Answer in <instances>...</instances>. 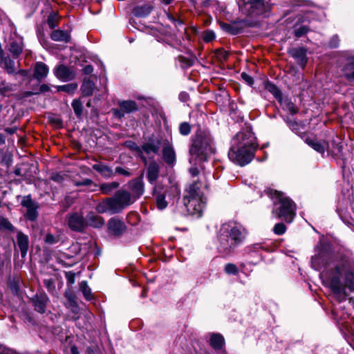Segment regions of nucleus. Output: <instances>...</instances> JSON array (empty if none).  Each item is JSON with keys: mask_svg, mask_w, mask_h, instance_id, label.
Here are the masks:
<instances>
[{"mask_svg": "<svg viewBox=\"0 0 354 354\" xmlns=\"http://www.w3.org/2000/svg\"><path fill=\"white\" fill-rule=\"evenodd\" d=\"M160 172V166L156 161H151L147 168V177L151 184H153L158 179Z\"/></svg>", "mask_w": 354, "mask_h": 354, "instance_id": "aec40b11", "label": "nucleus"}, {"mask_svg": "<svg viewBox=\"0 0 354 354\" xmlns=\"http://www.w3.org/2000/svg\"><path fill=\"white\" fill-rule=\"evenodd\" d=\"M126 230L125 223L118 218L113 217L107 223L108 233L113 236H121Z\"/></svg>", "mask_w": 354, "mask_h": 354, "instance_id": "9b49d317", "label": "nucleus"}, {"mask_svg": "<svg viewBox=\"0 0 354 354\" xmlns=\"http://www.w3.org/2000/svg\"><path fill=\"white\" fill-rule=\"evenodd\" d=\"M93 71V68L91 65H86L83 68L84 73L88 75L91 74Z\"/></svg>", "mask_w": 354, "mask_h": 354, "instance_id": "052dcab7", "label": "nucleus"}, {"mask_svg": "<svg viewBox=\"0 0 354 354\" xmlns=\"http://www.w3.org/2000/svg\"><path fill=\"white\" fill-rule=\"evenodd\" d=\"M115 172L124 176H129L131 175L130 172L125 170L122 167H116L115 168Z\"/></svg>", "mask_w": 354, "mask_h": 354, "instance_id": "4d7b16f0", "label": "nucleus"}, {"mask_svg": "<svg viewBox=\"0 0 354 354\" xmlns=\"http://www.w3.org/2000/svg\"><path fill=\"white\" fill-rule=\"evenodd\" d=\"M308 29L306 26H301L295 30V35L297 37H300L308 32Z\"/></svg>", "mask_w": 354, "mask_h": 354, "instance_id": "de8ad7c7", "label": "nucleus"}, {"mask_svg": "<svg viewBox=\"0 0 354 354\" xmlns=\"http://www.w3.org/2000/svg\"><path fill=\"white\" fill-rule=\"evenodd\" d=\"M232 145L245 149H251L252 153H254L257 147L256 138L250 129L239 132L233 138Z\"/></svg>", "mask_w": 354, "mask_h": 354, "instance_id": "39448f33", "label": "nucleus"}, {"mask_svg": "<svg viewBox=\"0 0 354 354\" xmlns=\"http://www.w3.org/2000/svg\"><path fill=\"white\" fill-rule=\"evenodd\" d=\"M120 107L124 113H131L138 109L136 103L133 101H123L120 103Z\"/></svg>", "mask_w": 354, "mask_h": 354, "instance_id": "2f4dec72", "label": "nucleus"}, {"mask_svg": "<svg viewBox=\"0 0 354 354\" xmlns=\"http://www.w3.org/2000/svg\"><path fill=\"white\" fill-rule=\"evenodd\" d=\"M220 250L227 254L230 253L238 245L236 243H232V239L221 233L219 236Z\"/></svg>", "mask_w": 354, "mask_h": 354, "instance_id": "dca6fc26", "label": "nucleus"}, {"mask_svg": "<svg viewBox=\"0 0 354 354\" xmlns=\"http://www.w3.org/2000/svg\"><path fill=\"white\" fill-rule=\"evenodd\" d=\"M215 37L214 33L212 31H206L204 33L203 39L208 42L214 39Z\"/></svg>", "mask_w": 354, "mask_h": 354, "instance_id": "3c124183", "label": "nucleus"}, {"mask_svg": "<svg viewBox=\"0 0 354 354\" xmlns=\"http://www.w3.org/2000/svg\"><path fill=\"white\" fill-rule=\"evenodd\" d=\"M72 106L75 113L80 117L82 113V103L80 100H74L72 102Z\"/></svg>", "mask_w": 354, "mask_h": 354, "instance_id": "ea45409f", "label": "nucleus"}, {"mask_svg": "<svg viewBox=\"0 0 354 354\" xmlns=\"http://www.w3.org/2000/svg\"><path fill=\"white\" fill-rule=\"evenodd\" d=\"M214 152V142L209 132L208 131H198L189 149L192 158L195 156L196 158L205 160L208 155Z\"/></svg>", "mask_w": 354, "mask_h": 354, "instance_id": "7ed1b4c3", "label": "nucleus"}, {"mask_svg": "<svg viewBox=\"0 0 354 354\" xmlns=\"http://www.w3.org/2000/svg\"><path fill=\"white\" fill-rule=\"evenodd\" d=\"M287 110L291 114H295L297 112V109L295 106V104L291 102H287L286 104Z\"/></svg>", "mask_w": 354, "mask_h": 354, "instance_id": "8fccbe9b", "label": "nucleus"}, {"mask_svg": "<svg viewBox=\"0 0 354 354\" xmlns=\"http://www.w3.org/2000/svg\"><path fill=\"white\" fill-rule=\"evenodd\" d=\"M66 278L70 284L75 283V274L69 272L66 273Z\"/></svg>", "mask_w": 354, "mask_h": 354, "instance_id": "5fc2aeb1", "label": "nucleus"}, {"mask_svg": "<svg viewBox=\"0 0 354 354\" xmlns=\"http://www.w3.org/2000/svg\"><path fill=\"white\" fill-rule=\"evenodd\" d=\"M86 226H91L94 228H101L105 224V221L101 216H99L93 212H88L86 216Z\"/></svg>", "mask_w": 354, "mask_h": 354, "instance_id": "2eb2a0df", "label": "nucleus"}, {"mask_svg": "<svg viewBox=\"0 0 354 354\" xmlns=\"http://www.w3.org/2000/svg\"><path fill=\"white\" fill-rule=\"evenodd\" d=\"M50 37L53 40L56 41H64L68 42L70 39L68 33L66 31L61 30H56L53 31L50 35Z\"/></svg>", "mask_w": 354, "mask_h": 354, "instance_id": "c85d7f7f", "label": "nucleus"}, {"mask_svg": "<svg viewBox=\"0 0 354 354\" xmlns=\"http://www.w3.org/2000/svg\"><path fill=\"white\" fill-rule=\"evenodd\" d=\"M45 241L49 244H53L57 242V239L51 234H48L46 236Z\"/></svg>", "mask_w": 354, "mask_h": 354, "instance_id": "603ef678", "label": "nucleus"}, {"mask_svg": "<svg viewBox=\"0 0 354 354\" xmlns=\"http://www.w3.org/2000/svg\"><path fill=\"white\" fill-rule=\"evenodd\" d=\"M21 205L26 208V218L30 221H35L38 216L37 209L39 205L33 201L30 196H25L21 201Z\"/></svg>", "mask_w": 354, "mask_h": 354, "instance_id": "f8f14e48", "label": "nucleus"}, {"mask_svg": "<svg viewBox=\"0 0 354 354\" xmlns=\"http://www.w3.org/2000/svg\"><path fill=\"white\" fill-rule=\"evenodd\" d=\"M225 343L223 337L220 334H212L210 337V344L215 349H221Z\"/></svg>", "mask_w": 354, "mask_h": 354, "instance_id": "c756f323", "label": "nucleus"}, {"mask_svg": "<svg viewBox=\"0 0 354 354\" xmlns=\"http://www.w3.org/2000/svg\"><path fill=\"white\" fill-rule=\"evenodd\" d=\"M77 84H69L62 86H59L57 87V90L59 91H64L68 93L72 94L75 92V91L77 89Z\"/></svg>", "mask_w": 354, "mask_h": 354, "instance_id": "4c0bfd02", "label": "nucleus"}, {"mask_svg": "<svg viewBox=\"0 0 354 354\" xmlns=\"http://www.w3.org/2000/svg\"><path fill=\"white\" fill-rule=\"evenodd\" d=\"M53 180H55V181H57V182H60L62 179V176H59V175H56V176H53Z\"/></svg>", "mask_w": 354, "mask_h": 354, "instance_id": "0e129e2a", "label": "nucleus"}, {"mask_svg": "<svg viewBox=\"0 0 354 354\" xmlns=\"http://www.w3.org/2000/svg\"><path fill=\"white\" fill-rule=\"evenodd\" d=\"M163 187L160 185H156L153 188V194L156 198V203L158 209H163L167 206V203L165 199V192H162Z\"/></svg>", "mask_w": 354, "mask_h": 354, "instance_id": "6ab92c4d", "label": "nucleus"}, {"mask_svg": "<svg viewBox=\"0 0 354 354\" xmlns=\"http://www.w3.org/2000/svg\"><path fill=\"white\" fill-rule=\"evenodd\" d=\"M216 55L217 58L221 60H226L229 56L228 52L222 49L216 50Z\"/></svg>", "mask_w": 354, "mask_h": 354, "instance_id": "a18cd8bd", "label": "nucleus"}, {"mask_svg": "<svg viewBox=\"0 0 354 354\" xmlns=\"http://www.w3.org/2000/svg\"><path fill=\"white\" fill-rule=\"evenodd\" d=\"M330 287L342 300L345 299L346 288L354 290V270L349 266H337L330 277Z\"/></svg>", "mask_w": 354, "mask_h": 354, "instance_id": "f257e3e1", "label": "nucleus"}, {"mask_svg": "<svg viewBox=\"0 0 354 354\" xmlns=\"http://www.w3.org/2000/svg\"><path fill=\"white\" fill-rule=\"evenodd\" d=\"M23 44L21 39L12 40L8 46V50L13 57H17L22 52Z\"/></svg>", "mask_w": 354, "mask_h": 354, "instance_id": "a878e982", "label": "nucleus"}, {"mask_svg": "<svg viewBox=\"0 0 354 354\" xmlns=\"http://www.w3.org/2000/svg\"><path fill=\"white\" fill-rule=\"evenodd\" d=\"M119 187L118 182L105 183L100 186V190L103 194H110L114 189Z\"/></svg>", "mask_w": 354, "mask_h": 354, "instance_id": "7c9ffc66", "label": "nucleus"}, {"mask_svg": "<svg viewBox=\"0 0 354 354\" xmlns=\"http://www.w3.org/2000/svg\"><path fill=\"white\" fill-rule=\"evenodd\" d=\"M7 230L12 232L14 231L15 227L8 219L4 217H0V230Z\"/></svg>", "mask_w": 354, "mask_h": 354, "instance_id": "58836bf2", "label": "nucleus"}, {"mask_svg": "<svg viewBox=\"0 0 354 354\" xmlns=\"http://www.w3.org/2000/svg\"><path fill=\"white\" fill-rule=\"evenodd\" d=\"M0 354H13V353H12L11 351H3L1 352Z\"/></svg>", "mask_w": 354, "mask_h": 354, "instance_id": "774afa93", "label": "nucleus"}, {"mask_svg": "<svg viewBox=\"0 0 354 354\" xmlns=\"http://www.w3.org/2000/svg\"><path fill=\"white\" fill-rule=\"evenodd\" d=\"M191 125L188 122H182L179 127L180 133L183 136H187L191 132Z\"/></svg>", "mask_w": 354, "mask_h": 354, "instance_id": "a19ab883", "label": "nucleus"}, {"mask_svg": "<svg viewBox=\"0 0 354 354\" xmlns=\"http://www.w3.org/2000/svg\"><path fill=\"white\" fill-rule=\"evenodd\" d=\"M17 74L20 75L22 77H26L28 75V71L26 70H19L17 72Z\"/></svg>", "mask_w": 354, "mask_h": 354, "instance_id": "680f3d73", "label": "nucleus"}, {"mask_svg": "<svg viewBox=\"0 0 354 354\" xmlns=\"http://www.w3.org/2000/svg\"><path fill=\"white\" fill-rule=\"evenodd\" d=\"M52 283L51 281L50 280H45L44 281V284L48 287L49 288L50 284Z\"/></svg>", "mask_w": 354, "mask_h": 354, "instance_id": "338daca9", "label": "nucleus"}, {"mask_svg": "<svg viewBox=\"0 0 354 354\" xmlns=\"http://www.w3.org/2000/svg\"><path fill=\"white\" fill-rule=\"evenodd\" d=\"M160 149V142L158 141L157 143L155 142H147L144 144L142 147V153H145L149 158H153L154 156L157 154L159 151ZM141 158L145 163V165L147 164V158L144 156L142 154H140Z\"/></svg>", "mask_w": 354, "mask_h": 354, "instance_id": "ddd939ff", "label": "nucleus"}, {"mask_svg": "<svg viewBox=\"0 0 354 354\" xmlns=\"http://www.w3.org/2000/svg\"><path fill=\"white\" fill-rule=\"evenodd\" d=\"M264 1L265 0H237L239 8L247 15L263 13Z\"/></svg>", "mask_w": 354, "mask_h": 354, "instance_id": "0eeeda50", "label": "nucleus"}, {"mask_svg": "<svg viewBox=\"0 0 354 354\" xmlns=\"http://www.w3.org/2000/svg\"><path fill=\"white\" fill-rule=\"evenodd\" d=\"M95 88V84L90 80H85L82 86L81 91L83 96H90Z\"/></svg>", "mask_w": 354, "mask_h": 354, "instance_id": "cd10ccee", "label": "nucleus"}, {"mask_svg": "<svg viewBox=\"0 0 354 354\" xmlns=\"http://www.w3.org/2000/svg\"><path fill=\"white\" fill-rule=\"evenodd\" d=\"M48 24L49 26V27L51 28V29H53L55 28L56 26V24H55V21L54 20V17L53 16H50L48 19Z\"/></svg>", "mask_w": 354, "mask_h": 354, "instance_id": "bf43d9fd", "label": "nucleus"}, {"mask_svg": "<svg viewBox=\"0 0 354 354\" xmlns=\"http://www.w3.org/2000/svg\"><path fill=\"white\" fill-rule=\"evenodd\" d=\"M221 233L230 237L232 243H236L238 245L244 239V229L236 223L224 224L221 228Z\"/></svg>", "mask_w": 354, "mask_h": 354, "instance_id": "6e6552de", "label": "nucleus"}, {"mask_svg": "<svg viewBox=\"0 0 354 354\" xmlns=\"http://www.w3.org/2000/svg\"><path fill=\"white\" fill-rule=\"evenodd\" d=\"M17 243L20 250L21 257H25L29 247L28 236L21 232H18L17 234Z\"/></svg>", "mask_w": 354, "mask_h": 354, "instance_id": "f3484780", "label": "nucleus"}, {"mask_svg": "<svg viewBox=\"0 0 354 354\" xmlns=\"http://www.w3.org/2000/svg\"><path fill=\"white\" fill-rule=\"evenodd\" d=\"M95 210L99 214L110 212L111 214H117L122 210L121 205H119L115 198H107L100 203L96 207Z\"/></svg>", "mask_w": 354, "mask_h": 354, "instance_id": "1a4fd4ad", "label": "nucleus"}, {"mask_svg": "<svg viewBox=\"0 0 354 354\" xmlns=\"http://www.w3.org/2000/svg\"><path fill=\"white\" fill-rule=\"evenodd\" d=\"M48 71L46 64L43 62H37L34 68V77L40 81L47 77Z\"/></svg>", "mask_w": 354, "mask_h": 354, "instance_id": "4be33fe9", "label": "nucleus"}, {"mask_svg": "<svg viewBox=\"0 0 354 354\" xmlns=\"http://www.w3.org/2000/svg\"><path fill=\"white\" fill-rule=\"evenodd\" d=\"M114 197L122 209L132 203L131 195L127 191L120 190L115 193Z\"/></svg>", "mask_w": 354, "mask_h": 354, "instance_id": "412c9836", "label": "nucleus"}, {"mask_svg": "<svg viewBox=\"0 0 354 354\" xmlns=\"http://www.w3.org/2000/svg\"><path fill=\"white\" fill-rule=\"evenodd\" d=\"M162 156L167 164L172 165L176 161V153L172 145L165 141L162 146Z\"/></svg>", "mask_w": 354, "mask_h": 354, "instance_id": "4468645a", "label": "nucleus"}, {"mask_svg": "<svg viewBox=\"0 0 354 354\" xmlns=\"http://www.w3.org/2000/svg\"><path fill=\"white\" fill-rule=\"evenodd\" d=\"M80 289L82 292L86 299H91V288L88 287L86 281H83L80 283Z\"/></svg>", "mask_w": 354, "mask_h": 354, "instance_id": "c9c22d12", "label": "nucleus"}, {"mask_svg": "<svg viewBox=\"0 0 354 354\" xmlns=\"http://www.w3.org/2000/svg\"><path fill=\"white\" fill-rule=\"evenodd\" d=\"M224 270L228 274H237L239 272L237 266L233 263L226 264Z\"/></svg>", "mask_w": 354, "mask_h": 354, "instance_id": "79ce46f5", "label": "nucleus"}, {"mask_svg": "<svg viewBox=\"0 0 354 354\" xmlns=\"http://www.w3.org/2000/svg\"><path fill=\"white\" fill-rule=\"evenodd\" d=\"M132 191L138 196H140L144 192V183L142 178H138L133 181L131 185Z\"/></svg>", "mask_w": 354, "mask_h": 354, "instance_id": "473e14b6", "label": "nucleus"}, {"mask_svg": "<svg viewBox=\"0 0 354 354\" xmlns=\"http://www.w3.org/2000/svg\"><path fill=\"white\" fill-rule=\"evenodd\" d=\"M92 183L93 182H92V180L91 179L86 178V179H84L82 181L75 182V185H77V186H81V185L88 186V185H91Z\"/></svg>", "mask_w": 354, "mask_h": 354, "instance_id": "864d4df0", "label": "nucleus"}, {"mask_svg": "<svg viewBox=\"0 0 354 354\" xmlns=\"http://www.w3.org/2000/svg\"><path fill=\"white\" fill-rule=\"evenodd\" d=\"M71 352L73 354H79V352L76 347L73 346L71 348Z\"/></svg>", "mask_w": 354, "mask_h": 354, "instance_id": "69168bd1", "label": "nucleus"}, {"mask_svg": "<svg viewBox=\"0 0 354 354\" xmlns=\"http://www.w3.org/2000/svg\"><path fill=\"white\" fill-rule=\"evenodd\" d=\"M267 89L272 93L276 98H279L281 96L280 90L273 84H268L266 86Z\"/></svg>", "mask_w": 354, "mask_h": 354, "instance_id": "37998d69", "label": "nucleus"}, {"mask_svg": "<svg viewBox=\"0 0 354 354\" xmlns=\"http://www.w3.org/2000/svg\"><path fill=\"white\" fill-rule=\"evenodd\" d=\"M13 86L5 82L0 81V94L4 96L9 95L14 91Z\"/></svg>", "mask_w": 354, "mask_h": 354, "instance_id": "f704fd0d", "label": "nucleus"}, {"mask_svg": "<svg viewBox=\"0 0 354 354\" xmlns=\"http://www.w3.org/2000/svg\"><path fill=\"white\" fill-rule=\"evenodd\" d=\"M306 142L318 153L322 154L324 153L326 146L324 142L319 141L317 139L311 138H306Z\"/></svg>", "mask_w": 354, "mask_h": 354, "instance_id": "bb28decb", "label": "nucleus"}, {"mask_svg": "<svg viewBox=\"0 0 354 354\" xmlns=\"http://www.w3.org/2000/svg\"><path fill=\"white\" fill-rule=\"evenodd\" d=\"M67 223L69 228L75 232H82L86 227V218L77 212L68 214Z\"/></svg>", "mask_w": 354, "mask_h": 354, "instance_id": "9d476101", "label": "nucleus"}, {"mask_svg": "<svg viewBox=\"0 0 354 354\" xmlns=\"http://www.w3.org/2000/svg\"><path fill=\"white\" fill-rule=\"evenodd\" d=\"M343 73L348 80L354 81V56L348 58V63L344 67Z\"/></svg>", "mask_w": 354, "mask_h": 354, "instance_id": "393cba45", "label": "nucleus"}, {"mask_svg": "<svg viewBox=\"0 0 354 354\" xmlns=\"http://www.w3.org/2000/svg\"><path fill=\"white\" fill-rule=\"evenodd\" d=\"M272 198L274 207L272 214L277 218H281L285 221L290 223L295 216V204L289 198L285 196L283 193L274 191Z\"/></svg>", "mask_w": 354, "mask_h": 354, "instance_id": "20e7f679", "label": "nucleus"}, {"mask_svg": "<svg viewBox=\"0 0 354 354\" xmlns=\"http://www.w3.org/2000/svg\"><path fill=\"white\" fill-rule=\"evenodd\" d=\"M54 73L55 76L62 81L71 80L74 77V74L72 71L64 65H59L56 67Z\"/></svg>", "mask_w": 354, "mask_h": 354, "instance_id": "a211bd4d", "label": "nucleus"}, {"mask_svg": "<svg viewBox=\"0 0 354 354\" xmlns=\"http://www.w3.org/2000/svg\"><path fill=\"white\" fill-rule=\"evenodd\" d=\"M183 202L189 214L201 216L205 205V198L198 183L194 182L185 189Z\"/></svg>", "mask_w": 354, "mask_h": 354, "instance_id": "f03ea898", "label": "nucleus"}, {"mask_svg": "<svg viewBox=\"0 0 354 354\" xmlns=\"http://www.w3.org/2000/svg\"><path fill=\"white\" fill-rule=\"evenodd\" d=\"M48 301V298L46 295H37L35 298L32 299V302L35 306V310L40 313L45 312L46 304Z\"/></svg>", "mask_w": 354, "mask_h": 354, "instance_id": "5701e85b", "label": "nucleus"}, {"mask_svg": "<svg viewBox=\"0 0 354 354\" xmlns=\"http://www.w3.org/2000/svg\"><path fill=\"white\" fill-rule=\"evenodd\" d=\"M128 147L132 150H134L139 153L140 154H142L141 148L139 147L136 143L130 142L129 144H128Z\"/></svg>", "mask_w": 354, "mask_h": 354, "instance_id": "6e6d98bb", "label": "nucleus"}, {"mask_svg": "<svg viewBox=\"0 0 354 354\" xmlns=\"http://www.w3.org/2000/svg\"><path fill=\"white\" fill-rule=\"evenodd\" d=\"M286 230V227L283 223H277L273 229L274 232L276 234L281 235L285 233Z\"/></svg>", "mask_w": 354, "mask_h": 354, "instance_id": "c03bdc74", "label": "nucleus"}, {"mask_svg": "<svg viewBox=\"0 0 354 354\" xmlns=\"http://www.w3.org/2000/svg\"><path fill=\"white\" fill-rule=\"evenodd\" d=\"M190 173L192 176H195L198 174V171L197 168H191L190 169Z\"/></svg>", "mask_w": 354, "mask_h": 354, "instance_id": "e2e57ef3", "label": "nucleus"}, {"mask_svg": "<svg viewBox=\"0 0 354 354\" xmlns=\"http://www.w3.org/2000/svg\"><path fill=\"white\" fill-rule=\"evenodd\" d=\"M229 158L234 163L241 166L248 164L254 157L251 149H245L237 145L231 146L228 152Z\"/></svg>", "mask_w": 354, "mask_h": 354, "instance_id": "423d86ee", "label": "nucleus"}, {"mask_svg": "<svg viewBox=\"0 0 354 354\" xmlns=\"http://www.w3.org/2000/svg\"><path fill=\"white\" fill-rule=\"evenodd\" d=\"M152 7L150 5L137 6L134 9V13L139 17H145L151 13Z\"/></svg>", "mask_w": 354, "mask_h": 354, "instance_id": "72a5a7b5", "label": "nucleus"}, {"mask_svg": "<svg viewBox=\"0 0 354 354\" xmlns=\"http://www.w3.org/2000/svg\"><path fill=\"white\" fill-rule=\"evenodd\" d=\"M92 168L104 178H111L113 176V171L109 166L102 162L93 165Z\"/></svg>", "mask_w": 354, "mask_h": 354, "instance_id": "b1692460", "label": "nucleus"}, {"mask_svg": "<svg viewBox=\"0 0 354 354\" xmlns=\"http://www.w3.org/2000/svg\"><path fill=\"white\" fill-rule=\"evenodd\" d=\"M3 60L4 68L10 74H13L15 71V62L9 57H5Z\"/></svg>", "mask_w": 354, "mask_h": 354, "instance_id": "e433bc0d", "label": "nucleus"}, {"mask_svg": "<svg viewBox=\"0 0 354 354\" xmlns=\"http://www.w3.org/2000/svg\"><path fill=\"white\" fill-rule=\"evenodd\" d=\"M50 91V87L47 84H42L40 86L39 92L32 93V92H27L25 94V96H30L33 94H38L39 93H45Z\"/></svg>", "mask_w": 354, "mask_h": 354, "instance_id": "49530a36", "label": "nucleus"}, {"mask_svg": "<svg viewBox=\"0 0 354 354\" xmlns=\"http://www.w3.org/2000/svg\"><path fill=\"white\" fill-rule=\"evenodd\" d=\"M241 78L250 86H252L254 83L253 78L246 73H241Z\"/></svg>", "mask_w": 354, "mask_h": 354, "instance_id": "09e8293b", "label": "nucleus"}, {"mask_svg": "<svg viewBox=\"0 0 354 354\" xmlns=\"http://www.w3.org/2000/svg\"><path fill=\"white\" fill-rule=\"evenodd\" d=\"M169 19L172 21L176 26L178 24L181 25L183 24V21L180 19H176L174 16L171 15H168Z\"/></svg>", "mask_w": 354, "mask_h": 354, "instance_id": "13d9d810", "label": "nucleus"}]
</instances>
